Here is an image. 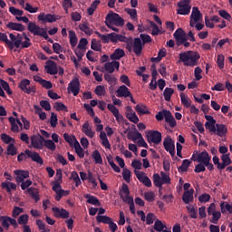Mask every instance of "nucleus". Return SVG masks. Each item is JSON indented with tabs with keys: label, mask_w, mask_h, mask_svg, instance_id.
<instances>
[{
	"label": "nucleus",
	"mask_w": 232,
	"mask_h": 232,
	"mask_svg": "<svg viewBox=\"0 0 232 232\" xmlns=\"http://www.w3.org/2000/svg\"><path fill=\"white\" fill-rule=\"evenodd\" d=\"M44 146L47 148V150H50L51 151H55V142H53V140H44Z\"/></svg>",
	"instance_id": "obj_46"
},
{
	"label": "nucleus",
	"mask_w": 232,
	"mask_h": 232,
	"mask_svg": "<svg viewBox=\"0 0 232 232\" xmlns=\"http://www.w3.org/2000/svg\"><path fill=\"white\" fill-rule=\"evenodd\" d=\"M165 117V122H167L170 128H175V126H177V121L175 120V117H173V114H171V111L167 112Z\"/></svg>",
	"instance_id": "obj_32"
},
{
	"label": "nucleus",
	"mask_w": 232,
	"mask_h": 232,
	"mask_svg": "<svg viewBox=\"0 0 232 232\" xmlns=\"http://www.w3.org/2000/svg\"><path fill=\"white\" fill-rule=\"evenodd\" d=\"M147 226H151L155 220H157V216L153 213L147 214V217L145 218Z\"/></svg>",
	"instance_id": "obj_53"
},
{
	"label": "nucleus",
	"mask_w": 232,
	"mask_h": 232,
	"mask_svg": "<svg viewBox=\"0 0 232 232\" xmlns=\"http://www.w3.org/2000/svg\"><path fill=\"white\" fill-rule=\"evenodd\" d=\"M127 138L129 139V140H133V142H135V140H139L140 139H142V134L139 131H130L128 133Z\"/></svg>",
	"instance_id": "obj_40"
},
{
	"label": "nucleus",
	"mask_w": 232,
	"mask_h": 232,
	"mask_svg": "<svg viewBox=\"0 0 232 232\" xmlns=\"http://www.w3.org/2000/svg\"><path fill=\"white\" fill-rule=\"evenodd\" d=\"M29 218L28 214H23L18 218L17 222L19 226H27Z\"/></svg>",
	"instance_id": "obj_45"
},
{
	"label": "nucleus",
	"mask_w": 232,
	"mask_h": 232,
	"mask_svg": "<svg viewBox=\"0 0 232 232\" xmlns=\"http://www.w3.org/2000/svg\"><path fill=\"white\" fill-rule=\"evenodd\" d=\"M79 29L82 32H84L86 35H92L93 34V29L90 28V25H88V23L80 24Z\"/></svg>",
	"instance_id": "obj_37"
},
{
	"label": "nucleus",
	"mask_w": 232,
	"mask_h": 232,
	"mask_svg": "<svg viewBox=\"0 0 232 232\" xmlns=\"http://www.w3.org/2000/svg\"><path fill=\"white\" fill-rule=\"evenodd\" d=\"M201 17H202V13H200V10L198 9V7H193L190 19H192L195 23H198Z\"/></svg>",
	"instance_id": "obj_30"
},
{
	"label": "nucleus",
	"mask_w": 232,
	"mask_h": 232,
	"mask_svg": "<svg viewBox=\"0 0 232 232\" xmlns=\"http://www.w3.org/2000/svg\"><path fill=\"white\" fill-rule=\"evenodd\" d=\"M1 188L5 189L9 195H12V189H17V185L15 183L8 182H2Z\"/></svg>",
	"instance_id": "obj_29"
},
{
	"label": "nucleus",
	"mask_w": 232,
	"mask_h": 232,
	"mask_svg": "<svg viewBox=\"0 0 232 232\" xmlns=\"http://www.w3.org/2000/svg\"><path fill=\"white\" fill-rule=\"evenodd\" d=\"M91 48L94 52H101V50H102V44H101V42H98L97 39H92Z\"/></svg>",
	"instance_id": "obj_43"
},
{
	"label": "nucleus",
	"mask_w": 232,
	"mask_h": 232,
	"mask_svg": "<svg viewBox=\"0 0 232 232\" xmlns=\"http://www.w3.org/2000/svg\"><path fill=\"white\" fill-rule=\"evenodd\" d=\"M27 30L31 32V34H34V35H38L39 37H44L48 43L53 44V41L52 38L48 36V33L46 32V29L37 25V24L34 22H29L27 25Z\"/></svg>",
	"instance_id": "obj_2"
},
{
	"label": "nucleus",
	"mask_w": 232,
	"mask_h": 232,
	"mask_svg": "<svg viewBox=\"0 0 232 232\" xmlns=\"http://www.w3.org/2000/svg\"><path fill=\"white\" fill-rule=\"evenodd\" d=\"M147 140L149 144H160V142H162V133L159 130H149L147 133Z\"/></svg>",
	"instance_id": "obj_4"
},
{
	"label": "nucleus",
	"mask_w": 232,
	"mask_h": 232,
	"mask_svg": "<svg viewBox=\"0 0 232 232\" xmlns=\"http://www.w3.org/2000/svg\"><path fill=\"white\" fill-rule=\"evenodd\" d=\"M58 19H61V17L59 15H55V14H46L44 13H41L38 15V21H41L44 24H45V23H55L56 21H58Z\"/></svg>",
	"instance_id": "obj_9"
},
{
	"label": "nucleus",
	"mask_w": 232,
	"mask_h": 232,
	"mask_svg": "<svg viewBox=\"0 0 232 232\" xmlns=\"http://www.w3.org/2000/svg\"><path fill=\"white\" fill-rule=\"evenodd\" d=\"M104 79H105V81H107V82L111 86H112V84H115L117 82V78L113 74L105 73L104 74Z\"/></svg>",
	"instance_id": "obj_48"
},
{
	"label": "nucleus",
	"mask_w": 232,
	"mask_h": 232,
	"mask_svg": "<svg viewBox=\"0 0 232 232\" xmlns=\"http://www.w3.org/2000/svg\"><path fill=\"white\" fill-rule=\"evenodd\" d=\"M193 193H195V190L193 188H190L189 190H187L183 193L182 200L184 204H189L193 198Z\"/></svg>",
	"instance_id": "obj_26"
},
{
	"label": "nucleus",
	"mask_w": 232,
	"mask_h": 232,
	"mask_svg": "<svg viewBox=\"0 0 232 232\" xmlns=\"http://www.w3.org/2000/svg\"><path fill=\"white\" fill-rule=\"evenodd\" d=\"M96 220L98 224H111V222L113 221L111 218L108 216H97Z\"/></svg>",
	"instance_id": "obj_41"
},
{
	"label": "nucleus",
	"mask_w": 232,
	"mask_h": 232,
	"mask_svg": "<svg viewBox=\"0 0 232 232\" xmlns=\"http://www.w3.org/2000/svg\"><path fill=\"white\" fill-rule=\"evenodd\" d=\"M167 113H169V111L168 110H163L162 111H159L156 114V120L160 121H164V119H166V115Z\"/></svg>",
	"instance_id": "obj_61"
},
{
	"label": "nucleus",
	"mask_w": 232,
	"mask_h": 232,
	"mask_svg": "<svg viewBox=\"0 0 232 232\" xmlns=\"http://www.w3.org/2000/svg\"><path fill=\"white\" fill-rule=\"evenodd\" d=\"M127 119H129V121L130 122H133L134 124H139V116H137V114L135 112H133V110H131V107L128 106L127 107Z\"/></svg>",
	"instance_id": "obj_21"
},
{
	"label": "nucleus",
	"mask_w": 232,
	"mask_h": 232,
	"mask_svg": "<svg viewBox=\"0 0 232 232\" xmlns=\"http://www.w3.org/2000/svg\"><path fill=\"white\" fill-rule=\"evenodd\" d=\"M120 41V43H125L126 44V50H128V52L131 53L132 47H133V39L131 38H128L125 35L122 34H118V42Z\"/></svg>",
	"instance_id": "obj_16"
},
{
	"label": "nucleus",
	"mask_w": 232,
	"mask_h": 232,
	"mask_svg": "<svg viewBox=\"0 0 232 232\" xmlns=\"http://www.w3.org/2000/svg\"><path fill=\"white\" fill-rule=\"evenodd\" d=\"M126 55V53L121 48L115 49L112 54H111V61H120V59H122Z\"/></svg>",
	"instance_id": "obj_24"
},
{
	"label": "nucleus",
	"mask_w": 232,
	"mask_h": 232,
	"mask_svg": "<svg viewBox=\"0 0 232 232\" xmlns=\"http://www.w3.org/2000/svg\"><path fill=\"white\" fill-rule=\"evenodd\" d=\"M34 108L35 110V113L39 115L41 121H46V112L43 111V109L37 105H34Z\"/></svg>",
	"instance_id": "obj_49"
},
{
	"label": "nucleus",
	"mask_w": 232,
	"mask_h": 232,
	"mask_svg": "<svg viewBox=\"0 0 232 232\" xmlns=\"http://www.w3.org/2000/svg\"><path fill=\"white\" fill-rule=\"evenodd\" d=\"M180 100H181V104H183V106L185 108H190L191 106V99H189V97H188L186 94H184V92H181L179 94Z\"/></svg>",
	"instance_id": "obj_36"
},
{
	"label": "nucleus",
	"mask_w": 232,
	"mask_h": 232,
	"mask_svg": "<svg viewBox=\"0 0 232 232\" xmlns=\"http://www.w3.org/2000/svg\"><path fill=\"white\" fill-rule=\"evenodd\" d=\"M135 110L139 115H150V113H151V111H150L148 107L144 104L136 105Z\"/></svg>",
	"instance_id": "obj_31"
},
{
	"label": "nucleus",
	"mask_w": 232,
	"mask_h": 232,
	"mask_svg": "<svg viewBox=\"0 0 232 232\" xmlns=\"http://www.w3.org/2000/svg\"><path fill=\"white\" fill-rule=\"evenodd\" d=\"M0 41H2V43H5L9 50H14V42L8 40V36L6 35V34L0 32Z\"/></svg>",
	"instance_id": "obj_33"
},
{
	"label": "nucleus",
	"mask_w": 232,
	"mask_h": 232,
	"mask_svg": "<svg viewBox=\"0 0 232 232\" xmlns=\"http://www.w3.org/2000/svg\"><path fill=\"white\" fill-rule=\"evenodd\" d=\"M6 26L10 30H14L15 32H24V30H25V27H24V25H23V24H17V23H14V22H9L6 24Z\"/></svg>",
	"instance_id": "obj_23"
},
{
	"label": "nucleus",
	"mask_w": 232,
	"mask_h": 232,
	"mask_svg": "<svg viewBox=\"0 0 232 232\" xmlns=\"http://www.w3.org/2000/svg\"><path fill=\"white\" fill-rule=\"evenodd\" d=\"M189 166H191L189 160H183L181 166L178 168L179 173H186Z\"/></svg>",
	"instance_id": "obj_35"
},
{
	"label": "nucleus",
	"mask_w": 232,
	"mask_h": 232,
	"mask_svg": "<svg viewBox=\"0 0 232 232\" xmlns=\"http://www.w3.org/2000/svg\"><path fill=\"white\" fill-rule=\"evenodd\" d=\"M117 97H131V92L126 87V85H121L116 91Z\"/></svg>",
	"instance_id": "obj_19"
},
{
	"label": "nucleus",
	"mask_w": 232,
	"mask_h": 232,
	"mask_svg": "<svg viewBox=\"0 0 232 232\" xmlns=\"http://www.w3.org/2000/svg\"><path fill=\"white\" fill-rule=\"evenodd\" d=\"M122 177L125 182L130 183V180L131 179V171H130V169H123Z\"/></svg>",
	"instance_id": "obj_60"
},
{
	"label": "nucleus",
	"mask_w": 232,
	"mask_h": 232,
	"mask_svg": "<svg viewBox=\"0 0 232 232\" xmlns=\"http://www.w3.org/2000/svg\"><path fill=\"white\" fill-rule=\"evenodd\" d=\"M217 122H209L206 121L205 123V128L206 130H208L210 133H217Z\"/></svg>",
	"instance_id": "obj_47"
},
{
	"label": "nucleus",
	"mask_w": 232,
	"mask_h": 232,
	"mask_svg": "<svg viewBox=\"0 0 232 232\" xmlns=\"http://www.w3.org/2000/svg\"><path fill=\"white\" fill-rule=\"evenodd\" d=\"M25 155H27V157H29L33 162H36V164H40V166L44 164V160H43V158H41L37 152H32L30 150H25Z\"/></svg>",
	"instance_id": "obj_13"
},
{
	"label": "nucleus",
	"mask_w": 232,
	"mask_h": 232,
	"mask_svg": "<svg viewBox=\"0 0 232 232\" xmlns=\"http://www.w3.org/2000/svg\"><path fill=\"white\" fill-rule=\"evenodd\" d=\"M82 133L89 137V139H93L95 137V132L92 130V127L90 126V122L85 121L82 128Z\"/></svg>",
	"instance_id": "obj_18"
},
{
	"label": "nucleus",
	"mask_w": 232,
	"mask_h": 232,
	"mask_svg": "<svg viewBox=\"0 0 232 232\" xmlns=\"http://www.w3.org/2000/svg\"><path fill=\"white\" fill-rule=\"evenodd\" d=\"M119 34L117 33H111L105 34V40H103L104 44H108V43H118Z\"/></svg>",
	"instance_id": "obj_25"
},
{
	"label": "nucleus",
	"mask_w": 232,
	"mask_h": 232,
	"mask_svg": "<svg viewBox=\"0 0 232 232\" xmlns=\"http://www.w3.org/2000/svg\"><path fill=\"white\" fill-rule=\"evenodd\" d=\"M88 45V39L86 38H82L80 41H79V44H78V50H86V46Z\"/></svg>",
	"instance_id": "obj_62"
},
{
	"label": "nucleus",
	"mask_w": 232,
	"mask_h": 232,
	"mask_svg": "<svg viewBox=\"0 0 232 232\" xmlns=\"http://www.w3.org/2000/svg\"><path fill=\"white\" fill-rule=\"evenodd\" d=\"M21 213H24V209L20 207H14L12 212L13 218H17V217H19Z\"/></svg>",
	"instance_id": "obj_56"
},
{
	"label": "nucleus",
	"mask_w": 232,
	"mask_h": 232,
	"mask_svg": "<svg viewBox=\"0 0 232 232\" xmlns=\"http://www.w3.org/2000/svg\"><path fill=\"white\" fill-rule=\"evenodd\" d=\"M73 139H74L73 146H74L75 153L78 155L80 159H84V150H82V147H81V143H79L75 136H73Z\"/></svg>",
	"instance_id": "obj_22"
},
{
	"label": "nucleus",
	"mask_w": 232,
	"mask_h": 232,
	"mask_svg": "<svg viewBox=\"0 0 232 232\" xmlns=\"http://www.w3.org/2000/svg\"><path fill=\"white\" fill-rule=\"evenodd\" d=\"M7 155H11L12 157L17 155V148L14 143H11L7 146Z\"/></svg>",
	"instance_id": "obj_54"
},
{
	"label": "nucleus",
	"mask_w": 232,
	"mask_h": 232,
	"mask_svg": "<svg viewBox=\"0 0 232 232\" xmlns=\"http://www.w3.org/2000/svg\"><path fill=\"white\" fill-rule=\"evenodd\" d=\"M152 180H153V184L154 186H156V188H162V179L160 178V175H159V173H155L152 176Z\"/></svg>",
	"instance_id": "obj_42"
},
{
	"label": "nucleus",
	"mask_w": 232,
	"mask_h": 232,
	"mask_svg": "<svg viewBox=\"0 0 232 232\" xmlns=\"http://www.w3.org/2000/svg\"><path fill=\"white\" fill-rule=\"evenodd\" d=\"M94 93H96L99 97H101V95H106V89L102 85H98L94 90Z\"/></svg>",
	"instance_id": "obj_59"
},
{
	"label": "nucleus",
	"mask_w": 232,
	"mask_h": 232,
	"mask_svg": "<svg viewBox=\"0 0 232 232\" xmlns=\"http://www.w3.org/2000/svg\"><path fill=\"white\" fill-rule=\"evenodd\" d=\"M120 197L121 198V200H123V202H125V204H133V198L130 196V194H126L124 195V193H120Z\"/></svg>",
	"instance_id": "obj_52"
},
{
	"label": "nucleus",
	"mask_w": 232,
	"mask_h": 232,
	"mask_svg": "<svg viewBox=\"0 0 232 232\" xmlns=\"http://www.w3.org/2000/svg\"><path fill=\"white\" fill-rule=\"evenodd\" d=\"M174 39H176V44L177 46L182 45V44L185 41H188V34H186V31L182 28H179L174 33Z\"/></svg>",
	"instance_id": "obj_6"
},
{
	"label": "nucleus",
	"mask_w": 232,
	"mask_h": 232,
	"mask_svg": "<svg viewBox=\"0 0 232 232\" xmlns=\"http://www.w3.org/2000/svg\"><path fill=\"white\" fill-rule=\"evenodd\" d=\"M0 222L3 226V227H5V229H8V227H10V219L9 217L7 216H2L0 218Z\"/></svg>",
	"instance_id": "obj_55"
},
{
	"label": "nucleus",
	"mask_w": 232,
	"mask_h": 232,
	"mask_svg": "<svg viewBox=\"0 0 232 232\" xmlns=\"http://www.w3.org/2000/svg\"><path fill=\"white\" fill-rule=\"evenodd\" d=\"M208 160H211V157L209 156V153H208V151L205 150L198 154V162L205 164Z\"/></svg>",
	"instance_id": "obj_28"
},
{
	"label": "nucleus",
	"mask_w": 232,
	"mask_h": 232,
	"mask_svg": "<svg viewBox=\"0 0 232 232\" xmlns=\"http://www.w3.org/2000/svg\"><path fill=\"white\" fill-rule=\"evenodd\" d=\"M44 69L49 75H57L58 69L55 62L52 60L47 61V64L44 66Z\"/></svg>",
	"instance_id": "obj_14"
},
{
	"label": "nucleus",
	"mask_w": 232,
	"mask_h": 232,
	"mask_svg": "<svg viewBox=\"0 0 232 232\" xmlns=\"http://www.w3.org/2000/svg\"><path fill=\"white\" fill-rule=\"evenodd\" d=\"M115 68L119 70L121 68V63L117 61H112V62H108L104 64V70L107 72L109 74L113 73L115 72Z\"/></svg>",
	"instance_id": "obj_15"
},
{
	"label": "nucleus",
	"mask_w": 232,
	"mask_h": 232,
	"mask_svg": "<svg viewBox=\"0 0 232 232\" xmlns=\"http://www.w3.org/2000/svg\"><path fill=\"white\" fill-rule=\"evenodd\" d=\"M220 208H221V213H226V211H228V213H232V207L229 204H226V202H221L220 203Z\"/></svg>",
	"instance_id": "obj_57"
},
{
	"label": "nucleus",
	"mask_w": 232,
	"mask_h": 232,
	"mask_svg": "<svg viewBox=\"0 0 232 232\" xmlns=\"http://www.w3.org/2000/svg\"><path fill=\"white\" fill-rule=\"evenodd\" d=\"M15 175H16V182H23L24 180V179H28L30 177V172L27 170H15L14 171Z\"/></svg>",
	"instance_id": "obj_20"
},
{
	"label": "nucleus",
	"mask_w": 232,
	"mask_h": 232,
	"mask_svg": "<svg viewBox=\"0 0 232 232\" xmlns=\"http://www.w3.org/2000/svg\"><path fill=\"white\" fill-rule=\"evenodd\" d=\"M189 12H191V6H179V9L177 10L179 15H189Z\"/></svg>",
	"instance_id": "obj_44"
},
{
	"label": "nucleus",
	"mask_w": 232,
	"mask_h": 232,
	"mask_svg": "<svg viewBox=\"0 0 232 232\" xmlns=\"http://www.w3.org/2000/svg\"><path fill=\"white\" fill-rule=\"evenodd\" d=\"M135 175H136L138 180H140V182H141V184H144V186H146V188H151V179H150V178L148 176H146L145 172L135 171Z\"/></svg>",
	"instance_id": "obj_12"
},
{
	"label": "nucleus",
	"mask_w": 232,
	"mask_h": 232,
	"mask_svg": "<svg viewBox=\"0 0 232 232\" xmlns=\"http://www.w3.org/2000/svg\"><path fill=\"white\" fill-rule=\"evenodd\" d=\"M165 227H166V225L162 224L161 220L156 219V221L154 223V229H155V231L162 232V231H164Z\"/></svg>",
	"instance_id": "obj_51"
},
{
	"label": "nucleus",
	"mask_w": 232,
	"mask_h": 232,
	"mask_svg": "<svg viewBox=\"0 0 232 232\" xmlns=\"http://www.w3.org/2000/svg\"><path fill=\"white\" fill-rule=\"evenodd\" d=\"M57 114L54 112L51 113V119H50V124L52 128H56L57 127Z\"/></svg>",
	"instance_id": "obj_63"
},
{
	"label": "nucleus",
	"mask_w": 232,
	"mask_h": 232,
	"mask_svg": "<svg viewBox=\"0 0 232 232\" xmlns=\"http://www.w3.org/2000/svg\"><path fill=\"white\" fill-rule=\"evenodd\" d=\"M18 88L21 89L24 93H27V95L35 93V87L30 86V80L28 79L22 80L18 84Z\"/></svg>",
	"instance_id": "obj_7"
},
{
	"label": "nucleus",
	"mask_w": 232,
	"mask_h": 232,
	"mask_svg": "<svg viewBox=\"0 0 232 232\" xmlns=\"http://www.w3.org/2000/svg\"><path fill=\"white\" fill-rule=\"evenodd\" d=\"M195 173H204L206 171V165L204 163H198L194 169Z\"/></svg>",
	"instance_id": "obj_64"
},
{
	"label": "nucleus",
	"mask_w": 232,
	"mask_h": 232,
	"mask_svg": "<svg viewBox=\"0 0 232 232\" xmlns=\"http://www.w3.org/2000/svg\"><path fill=\"white\" fill-rule=\"evenodd\" d=\"M52 211L54 213L55 218H70V212L64 208L53 207Z\"/></svg>",
	"instance_id": "obj_11"
},
{
	"label": "nucleus",
	"mask_w": 232,
	"mask_h": 232,
	"mask_svg": "<svg viewBox=\"0 0 232 232\" xmlns=\"http://www.w3.org/2000/svg\"><path fill=\"white\" fill-rule=\"evenodd\" d=\"M84 198H87L88 204H92V206H101V201H99L97 197L92 196V194H86Z\"/></svg>",
	"instance_id": "obj_34"
},
{
	"label": "nucleus",
	"mask_w": 232,
	"mask_h": 232,
	"mask_svg": "<svg viewBox=\"0 0 232 232\" xmlns=\"http://www.w3.org/2000/svg\"><path fill=\"white\" fill-rule=\"evenodd\" d=\"M9 12H10V14H12V15H16V17L21 16V15H23V14H24V12L23 10L17 9L14 6L9 7Z\"/></svg>",
	"instance_id": "obj_58"
},
{
	"label": "nucleus",
	"mask_w": 232,
	"mask_h": 232,
	"mask_svg": "<svg viewBox=\"0 0 232 232\" xmlns=\"http://www.w3.org/2000/svg\"><path fill=\"white\" fill-rule=\"evenodd\" d=\"M105 23H110L115 26H124V19H122V17L116 13H109L106 15Z\"/></svg>",
	"instance_id": "obj_3"
},
{
	"label": "nucleus",
	"mask_w": 232,
	"mask_h": 232,
	"mask_svg": "<svg viewBox=\"0 0 232 232\" xmlns=\"http://www.w3.org/2000/svg\"><path fill=\"white\" fill-rule=\"evenodd\" d=\"M67 92L68 93L72 92L74 97L79 95V92H81V82H79V79L74 78L69 82Z\"/></svg>",
	"instance_id": "obj_5"
},
{
	"label": "nucleus",
	"mask_w": 232,
	"mask_h": 232,
	"mask_svg": "<svg viewBox=\"0 0 232 232\" xmlns=\"http://www.w3.org/2000/svg\"><path fill=\"white\" fill-rule=\"evenodd\" d=\"M199 59L200 54L197 52L188 51L179 53V61L184 66H197Z\"/></svg>",
	"instance_id": "obj_1"
},
{
	"label": "nucleus",
	"mask_w": 232,
	"mask_h": 232,
	"mask_svg": "<svg viewBox=\"0 0 232 232\" xmlns=\"http://www.w3.org/2000/svg\"><path fill=\"white\" fill-rule=\"evenodd\" d=\"M44 142V137L39 135H33L31 137V145L34 150H43V143Z\"/></svg>",
	"instance_id": "obj_10"
},
{
	"label": "nucleus",
	"mask_w": 232,
	"mask_h": 232,
	"mask_svg": "<svg viewBox=\"0 0 232 232\" xmlns=\"http://www.w3.org/2000/svg\"><path fill=\"white\" fill-rule=\"evenodd\" d=\"M216 135L218 137H226V133H227V128L224 124H216Z\"/></svg>",
	"instance_id": "obj_27"
},
{
	"label": "nucleus",
	"mask_w": 232,
	"mask_h": 232,
	"mask_svg": "<svg viewBox=\"0 0 232 232\" xmlns=\"http://www.w3.org/2000/svg\"><path fill=\"white\" fill-rule=\"evenodd\" d=\"M92 159L95 161V164H102V156L99 150H94L92 155Z\"/></svg>",
	"instance_id": "obj_50"
},
{
	"label": "nucleus",
	"mask_w": 232,
	"mask_h": 232,
	"mask_svg": "<svg viewBox=\"0 0 232 232\" xmlns=\"http://www.w3.org/2000/svg\"><path fill=\"white\" fill-rule=\"evenodd\" d=\"M69 39H70V44L72 48H74V46H77V41H79V39L77 38V34H75V31H69Z\"/></svg>",
	"instance_id": "obj_38"
},
{
	"label": "nucleus",
	"mask_w": 232,
	"mask_h": 232,
	"mask_svg": "<svg viewBox=\"0 0 232 232\" xmlns=\"http://www.w3.org/2000/svg\"><path fill=\"white\" fill-rule=\"evenodd\" d=\"M142 40L140 38H134L132 43V50L135 55H140L142 53Z\"/></svg>",
	"instance_id": "obj_17"
},
{
	"label": "nucleus",
	"mask_w": 232,
	"mask_h": 232,
	"mask_svg": "<svg viewBox=\"0 0 232 232\" xmlns=\"http://www.w3.org/2000/svg\"><path fill=\"white\" fill-rule=\"evenodd\" d=\"M174 93H175V90H173L172 88H169V87L165 88L163 92V97L165 101L167 102H169V101H171V95H173Z\"/></svg>",
	"instance_id": "obj_39"
},
{
	"label": "nucleus",
	"mask_w": 232,
	"mask_h": 232,
	"mask_svg": "<svg viewBox=\"0 0 232 232\" xmlns=\"http://www.w3.org/2000/svg\"><path fill=\"white\" fill-rule=\"evenodd\" d=\"M165 150L169 152L171 157H175V141L170 136H167L163 140Z\"/></svg>",
	"instance_id": "obj_8"
}]
</instances>
